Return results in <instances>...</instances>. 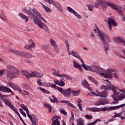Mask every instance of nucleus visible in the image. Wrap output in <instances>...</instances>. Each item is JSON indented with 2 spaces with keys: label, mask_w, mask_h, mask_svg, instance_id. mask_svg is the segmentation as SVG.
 Listing matches in <instances>:
<instances>
[{
  "label": "nucleus",
  "mask_w": 125,
  "mask_h": 125,
  "mask_svg": "<svg viewBox=\"0 0 125 125\" xmlns=\"http://www.w3.org/2000/svg\"><path fill=\"white\" fill-rule=\"evenodd\" d=\"M97 96H99L100 97H104V98H106V97H108V92H107L105 90L102 92L97 91Z\"/></svg>",
  "instance_id": "a211bd4d"
},
{
  "label": "nucleus",
  "mask_w": 125,
  "mask_h": 125,
  "mask_svg": "<svg viewBox=\"0 0 125 125\" xmlns=\"http://www.w3.org/2000/svg\"><path fill=\"white\" fill-rule=\"evenodd\" d=\"M97 74H99L103 77H104V74H105V70H104V68H102L99 66V68L98 69V71L97 72Z\"/></svg>",
  "instance_id": "393cba45"
},
{
  "label": "nucleus",
  "mask_w": 125,
  "mask_h": 125,
  "mask_svg": "<svg viewBox=\"0 0 125 125\" xmlns=\"http://www.w3.org/2000/svg\"><path fill=\"white\" fill-rule=\"evenodd\" d=\"M0 18L3 21H7V18H6V16L4 15L3 12L0 13Z\"/></svg>",
  "instance_id": "7c9ffc66"
},
{
  "label": "nucleus",
  "mask_w": 125,
  "mask_h": 125,
  "mask_svg": "<svg viewBox=\"0 0 125 125\" xmlns=\"http://www.w3.org/2000/svg\"><path fill=\"white\" fill-rule=\"evenodd\" d=\"M107 22L110 30H112V25H113V26H118V24H117L116 21L113 19H111V17L108 18Z\"/></svg>",
  "instance_id": "4468645a"
},
{
  "label": "nucleus",
  "mask_w": 125,
  "mask_h": 125,
  "mask_svg": "<svg viewBox=\"0 0 125 125\" xmlns=\"http://www.w3.org/2000/svg\"><path fill=\"white\" fill-rule=\"evenodd\" d=\"M44 85L45 87H51V88H54L55 90H57L58 86H56L55 84H51L50 83H44Z\"/></svg>",
  "instance_id": "6ab92c4d"
},
{
  "label": "nucleus",
  "mask_w": 125,
  "mask_h": 125,
  "mask_svg": "<svg viewBox=\"0 0 125 125\" xmlns=\"http://www.w3.org/2000/svg\"><path fill=\"white\" fill-rule=\"evenodd\" d=\"M52 97L53 98V99L50 97L49 98V99L50 101L51 102V103H58V99H57V98L55 97L54 95H52Z\"/></svg>",
  "instance_id": "bb28decb"
},
{
  "label": "nucleus",
  "mask_w": 125,
  "mask_h": 125,
  "mask_svg": "<svg viewBox=\"0 0 125 125\" xmlns=\"http://www.w3.org/2000/svg\"><path fill=\"white\" fill-rule=\"evenodd\" d=\"M79 110L81 111V112H84V110H83V104H79Z\"/></svg>",
  "instance_id": "bf43d9fd"
},
{
  "label": "nucleus",
  "mask_w": 125,
  "mask_h": 125,
  "mask_svg": "<svg viewBox=\"0 0 125 125\" xmlns=\"http://www.w3.org/2000/svg\"><path fill=\"white\" fill-rule=\"evenodd\" d=\"M116 72V69L113 68H108L106 69V72L104 75V78L105 79H112L113 78V74L112 73Z\"/></svg>",
  "instance_id": "1a4fd4ad"
},
{
  "label": "nucleus",
  "mask_w": 125,
  "mask_h": 125,
  "mask_svg": "<svg viewBox=\"0 0 125 125\" xmlns=\"http://www.w3.org/2000/svg\"><path fill=\"white\" fill-rule=\"evenodd\" d=\"M106 104H110V102L108 99H103L101 98L95 103L96 106H100V105H106Z\"/></svg>",
  "instance_id": "9b49d317"
},
{
  "label": "nucleus",
  "mask_w": 125,
  "mask_h": 125,
  "mask_svg": "<svg viewBox=\"0 0 125 125\" xmlns=\"http://www.w3.org/2000/svg\"><path fill=\"white\" fill-rule=\"evenodd\" d=\"M37 74L36 71L32 72L31 73H30L29 78H36V75Z\"/></svg>",
  "instance_id": "09e8293b"
},
{
  "label": "nucleus",
  "mask_w": 125,
  "mask_h": 125,
  "mask_svg": "<svg viewBox=\"0 0 125 125\" xmlns=\"http://www.w3.org/2000/svg\"><path fill=\"white\" fill-rule=\"evenodd\" d=\"M60 112L61 114H63V115H64L65 116H67V112H66V111H65V110L63 109H61L60 110Z\"/></svg>",
  "instance_id": "052dcab7"
},
{
  "label": "nucleus",
  "mask_w": 125,
  "mask_h": 125,
  "mask_svg": "<svg viewBox=\"0 0 125 125\" xmlns=\"http://www.w3.org/2000/svg\"><path fill=\"white\" fill-rule=\"evenodd\" d=\"M94 32L96 34H98V36L101 39L103 43L105 42L109 43V42H112L110 37H109L107 34L104 33V32L100 31L98 27H96V28L94 29Z\"/></svg>",
  "instance_id": "20e7f679"
},
{
  "label": "nucleus",
  "mask_w": 125,
  "mask_h": 125,
  "mask_svg": "<svg viewBox=\"0 0 125 125\" xmlns=\"http://www.w3.org/2000/svg\"><path fill=\"white\" fill-rule=\"evenodd\" d=\"M19 15L21 17V18L22 19H23V20H25V22H28V21L29 20V17L24 15L22 13H20L19 14Z\"/></svg>",
  "instance_id": "a878e982"
},
{
  "label": "nucleus",
  "mask_w": 125,
  "mask_h": 125,
  "mask_svg": "<svg viewBox=\"0 0 125 125\" xmlns=\"http://www.w3.org/2000/svg\"><path fill=\"white\" fill-rule=\"evenodd\" d=\"M79 125H84V120L80 118L79 119Z\"/></svg>",
  "instance_id": "a18cd8bd"
},
{
  "label": "nucleus",
  "mask_w": 125,
  "mask_h": 125,
  "mask_svg": "<svg viewBox=\"0 0 125 125\" xmlns=\"http://www.w3.org/2000/svg\"><path fill=\"white\" fill-rule=\"evenodd\" d=\"M0 91H2V92H7L8 93L11 92V95H13V94H14V93L12 90H11V89H10V88L4 86L0 85Z\"/></svg>",
  "instance_id": "ddd939ff"
},
{
  "label": "nucleus",
  "mask_w": 125,
  "mask_h": 125,
  "mask_svg": "<svg viewBox=\"0 0 125 125\" xmlns=\"http://www.w3.org/2000/svg\"><path fill=\"white\" fill-rule=\"evenodd\" d=\"M21 94H24V95H30V93L27 90H23V93H21Z\"/></svg>",
  "instance_id": "e2e57ef3"
},
{
  "label": "nucleus",
  "mask_w": 125,
  "mask_h": 125,
  "mask_svg": "<svg viewBox=\"0 0 125 125\" xmlns=\"http://www.w3.org/2000/svg\"><path fill=\"white\" fill-rule=\"evenodd\" d=\"M36 47V44L35 43H31L30 45H26L24 46V49L27 50H31L32 48H35Z\"/></svg>",
  "instance_id": "aec40b11"
},
{
  "label": "nucleus",
  "mask_w": 125,
  "mask_h": 125,
  "mask_svg": "<svg viewBox=\"0 0 125 125\" xmlns=\"http://www.w3.org/2000/svg\"><path fill=\"white\" fill-rule=\"evenodd\" d=\"M67 105H68L70 107L72 108H76V106L73 104L71 103L69 101H67Z\"/></svg>",
  "instance_id": "4d7b16f0"
},
{
  "label": "nucleus",
  "mask_w": 125,
  "mask_h": 125,
  "mask_svg": "<svg viewBox=\"0 0 125 125\" xmlns=\"http://www.w3.org/2000/svg\"><path fill=\"white\" fill-rule=\"evenodd\" d=\"M82 84L83 85V86H84L85 87H86L88 89L90 88V87L89 86V83H87V81H86V80L83 81Z\"/></svg>",
  "instance_id": "473e14b6"
},
{
  "label": "nucleus",
  "mask_w": 125,
  "mask_h": 125,
  "mask_svg": "<svg viewBox=\"0 0 125 125\" xmlns=\"http://www.w3.org/2000/svg\"><path fill=\"white\" fill-rule=\"evenodd\" d=\"M89 90H90L91 92L87 94V96H97V91L96 92V93L93 92V90H92V89H91V88H90Z\"/></svg>",
  "instance_id": "c85d7f7f"
},
{
  "label": "nucleus",
  "mask_w": 125,
  "mask_h": 125,
  "mask_svg": "<svg viewBox=\"0 0 125 125\" xmlns=\"http://www.w3.org/2000/svg\"><path fill=\"white\" fill-rule=\"evenodd\" d=\"M50 42L51 45H52V46H53V47L55 46V45H57V44H56V42L52 39L50 40Z\"/></svg>",
  "instance_id": "3c124183"
},
{
  "label": "nucleus",
  "mask_w": 125,
  "mask_h": 125,
  "mask_svg": "<svg viewBox=\"0 0 125 125\" xmlns=\"http://www.w3.org/2000/svg\"><path fill=\"white\" fill-rule=\"evenodd\" d=\"M74 67L75 68H77V69H79V63H78L77 62H76L75 61H74L73 62Z\"/></svg>",
  "instance_id": "13d9d810"
},
{
  "label": "nucleus",
  "mask_w": 125,
  "mask_h": 125,
  "mask_svg": "<svg viewBox=\"0 0 125 125\" xmlns=\"http://www.w3.org/2000/svg\"><path fill=\"white\" fill-rule=\"evenodd\" d=\"M40 3H41V4L42 5L43 8H44V9L45 10V11H46L47 13L52 12V11L51 10V9H50V8H49L48 7H47L46 6L43 5L42 4V3L40 2Z\"/></svg>",
  "instance_id": "f704fd0d"
},
{
  "label": "nucleus",
  "mask_w": 125,
  "mask_h": 125,
  "mask_svg": "<svg viewBox=\"0 0 125 125\" xmlns=\"http://www.w3.org/2000/svg\"><path fill=\"white\" fill-rule=\"evenodd\" d=\"M113 41H114V42H116L122 43L124 42V39L122 37H114L113 38Z\"/></svg>",
  "instance_id": "412c9836"
},
{
  "label": "nucleus",
  "mask_w": 125,
  "mask_h": 125,
  "mask_svg": "<svg viewBox=\"0 0 125 125\" xmlns=\"http://www.w3.org/2000/svg\"><path fill=\"white\" fill-rule=\"evenodd\" d=\"M43 106H44V107H46V108H47L48 109H49V110H48L49 113H51V111L52 110V106H51L50 104L45 103L43 104Z\"/></svg>",
  "instance_id": "c9c22d12"
},
{
  "label": "nucleus",
  "mask_w": 125,
  "mask_h": 125,
  "mask_svg": "<svg viewBox=\"0 0 125 125\" xmlns=\"http://www.w3.org/2000/svg\"><path fill=\"white\" fill-rule=\"evenodd\" d=\"M53 75L54 76H55L56 77H59V75L60 74H59V71H56V69H53Z\"/></svg>",
  "instance_id": "49530a36"
},
{
  "label": "nucleus",
  "mask_w": 125,
  "mask_h": 125,
  "mask_svg": "<svg viewBox=\"0 0 125 125\" xmlns=\"http://www.w3.org/2000/svg\"><path fill=\"white\" fill-rule=\"evenodd\" d=\"M87 7H88L89 11H93V9H94V6L92 4H88L87 5Z\"/></svg>",
  "instance_id": "79ce46f5"
},
{
  "label": "nucleus",
  "mask_w": 125,
  "mask_h": 125,
  "mask_svg": "<svg viewBox=\"0 0 125 125\" xmlns=\"http://www.w3.org/2000/svg\"><path fill=\"white\" fill-rule=\"evenodd\" d=\"M88 79L89 81H91V82H92V83H95V84H96V85L98 84V82L96 80H95V79H93V77L88 76Z\"/></svg>",
  "instance_id": "a19ab883"
},
{
  "label": "nucleus",
  "mask_w": 125,
  "mask_h": 125,
  "mask_svg": "<svg viewBox=\"0 0 125 125\" xmlns=\"http://www.w3.org/2000/svg\"><path fill=\"white\" fill-rule=\"evenodd\" d=\"M65 43L66 47L67 48V50L68 51H69L70 48H69V47L70 46V44H69V42H68V40H66L65 41Z\"/></svg>",
  "instance_id": "8fccbe9b"
},
{
  "label": "nucleus",
  "mask_w": 125,
  "mask_h": 125,
  "mask_svg": "<svg viewBox=\"0 0 125 125\" xmlns=\"http://www.w3.org/2000/svg\"><path fill=\"white\" fill-rule=\"evenodd\" d=\"M58 118L61 119V117H56V119L53 122L52 125H60V122L58 121Z\"/></svg>",
  "instance_id": "e433bc0d"
},
{
  "label": "nucleus",
  "mask_w": 125,
  "mask_h": 125,
  "mask_svg": "<svg viewBox=\"0 0 125 125\" xmlns=\"http://www.w3.org/2000/svg\"><path fill=\"white\" fill-rule=\"evenodd\" d=\"M82 66L86 71H91L92 72V65L88 66L85 64H82Z\"/></svg>",
  "instance_id": "cd10ccee"
},
{
  "label": "nucleus",
  "mask_w": 125,
  "mask_h": 125,
  "mask_svg": "<svg viewBox=\"0 0 125 125\" xmlns=\"http://www.w3.org/2000/svg\"><path fill=\"white\" fill-rule=\"evenodd\" d=\"M7 69L9 70V71L7 72V79L8 81H12L13 79L19 78L20 72L16 67L11 65H8Z\"/></svg>",
  "instance_id": "7ed1b4c3"
},
{
  "label": "nucleus",
  "mask_w": 125,
  "mask_h": 125,
  "mask_svg": "<svg viewBox=\"0 0 125 125\" xmlns=\"http://www.w3.org/2000/svg\"><path fill=\"white\" fill-rule=\"evenodd\" d=\"M5 73V69L0 70V77H2V75H4Z\"/></svg>",
  "instance_id": "680f3d73"
},
{
  "label": "nucleus",
  "mask_w": 125,
  "mask_h": 125,
  "mask_svg": "<svg viewBox=\"0 0 125 125\" xmlns=\"http://www.w3.org/2000/svg\"><path fill=\"white\" fill-rule=\"evenodd\" d=\"M99 68V66L96 65H92V72H94L97 74V72L98 71V69Z\"/></svg>",
  "instance_id": "72a5a7b5"
},
{
  "label": "nucleus",
  "mask_w": 125,
  "mask_h": 125,
  "mask_svg": "<svg viewBox=\"0 0 125 125\" xmlns=\"http://www.w3.org/2000/svg\"><path fill=\"white\" fill-rule=\"evenodd\" d=\"M66 10L70 13L73 14V15L76 16V17H77V18H79V14L78 12H77V11H75V10L72 8V7L70 6L66 7Z\"/></svg>",
  "instance_id": "dca6fc26"
},
{
  "label": "nucleus",
  "mask_w": 125,
  "mask_h": 125,
  "mask_svg": "<svg viewBox=\"0 0 125 125\" xmlns=\"http://www.w3.org/2000/svg\"><path fill=\"white\" fill-rule=\"evenodd\" d=\"M120 106H108V107H100L99 108V112H109L110 111H113L114 110H117L119 109Z\"/></svg>",
  "instance_id": "9d476101"
},
{
  "label": "nucleus",
  "mask_w": 125,
  "mask_h": 125,
  "mask_svg": "<svg viewBox=\"0 0 125 125\" xmlns=\"http://www.w3.org/2000/svg\"><path fill=\"white\" fill-rule=\"evenodd\" d=\"M104 48L105 50V53L106 55H108V51L107 50H110V46H109L108 43H105V42H104Z\"/></svg>",
  "instance_id": "b1692460"
},
{
  "label": "nucleus",
  "mask_w": 125,
  "mask_h": 125,
  "mask_svg": "<svg viewBox=\"0 0 125 125\" xmlns=\"http://www.w3.org/2000/svg\"><path fill=\"white\" fill-rule=\"evenodd\" d=\"M54 83L60 86H64L65 85V82L62 81V80H61L60 81L57 80H55Z\"/></svg>",
  "instance_id": "5701e85b"
},
{
  "label": "nucleus",
  "mask_w": 125,
  "mask_h": 125,
  "mask_svg": "<svg viewBox=\"0 0 125 125\" xmlns=\"http://www.w3.org/2000/svg\"><path fill=\"white\" fill-rule=\"evenodd\" d=\"M118 95L115 94V93H114V94L112 95V97H113V99L114 100H115V102H113V104H119V101H122V100H120V97H121V95H120L118 97H116V95H119V93H117Z\"/></svg>",
  "instance_id": "f3484780"
},
{
  "label": "nucleus",
  "mask_w": 125,
  "mask_h": 125,
  "mask_svg": "<svg viewBox=\"0 0 125 125\" xmlns=\"http://www.w3.org/2000/svg\"><path fill=\"white\" fill-rule=\"evenodd\" d=\"M89 111H90V112H99V108H97V107L89 108Z\"/></svg>",
  "instance_id": "58836bf2"
},
{
  "label": "nucleus",
  "mask_w": 125,
  "mask_h": 125,
  "mask_svg": "<svg viewBox=\"0 0 125 125\" xmlns=\"http://www.w3.org/2000/svg\"><path fill=\"white\" fill-rule=\"evenodd\" d=\"M69 51V55H72L74 57H76V58H79V54H78V52H75L74 51H72L71 52Z\"/></svg>",
  "instance_id": "c756f323"
},
{
  "label": "nucleus",
  "mask_w": 125,
  "mask_h": 125,
  "mask_svg": "<svg viewBox=\"0 0 125 125\" xmlns=\"http://www.w3.org/2000/svg\"><path fill=\"white\" fill-rule=\"evenodd\" d=\"M21 107L24 110V111L26 112L27 117L31 120L32 125H38V118L35 114H32L30 115V111H29V109H28V106L22 104H21Z\"/></svg>",
  "instance_id": "39448f33"
},
{
  "label": "nucleus",
  "mask_w": 125,
  "mask_h": 125,
  "mask_svg": "<svg viewBox=\"0 0 125 125\" xmlns=\"http://www.w3.org/2000/svg\"><path fill=\"white\" fill-rule=\"evenodd\" d=\"M85 118L86 119H87V120H92L93 119V115H86L85 116Z\"/></svg>",
  "instance_id": "5fc2aeb1"
},
{
  "label": "nucleus",
  "mask_w": 125,
  "mask_h": 125,
  "mask_svg": "<svg viewBox=\"0 0 125 125\" xmlns=\"http://www.w3.org/2000/svg\"><path fill=\"white\" fill-rule=\"evenodd\" d=\"M22 11L27 14L29 18L33 21L34 24L38 26L40 29L45 31H49L48 27L42 21L45 23H47V21L44 20V18L42 16V14L38 12L37 9H32V8L29 7L28 10H27L26 8H23L22 9Z\"/></svg>",
  "instance_id": "f257e3e1"
},
{
  "label": "nucleus",
  "mask_w": 125,
  "mask_h": 125,
  "mask_svg": "<svg viewBox=\"0 0 125 125\" xmlns=\"http://www.w3.org/2000/svg\"><path fill=\"white\" fill-rule=\"evenodd\" d=\"M3 96H5V97H6V96H6L5 95H1V100L3 101V102H4V103L7 106L9 107V108H10V109H11V110H12V111H13L15 113H16V111H18L17 109H16L14 106H13L12 104H11V102H9L6 99L4 98V97H3Z\"/></svg>",
  "instance_id": "6e6552de"
},
{
  "label": "nucleus",
  "mask_w": 125,
  "mask_h": 125,
  "mask_svg": "<svg viewBox=\"0 0 125 125\" xmlns=\"http://www.w3.org/2000/svg\"><path fill=\"white\" fill-rule=\"evenodd\" d=\"M108 88H110V87H109V86L103 85L101 86V89H104L106 90V89H108Z\"/></svg>",
  "instance_id": "864d4df0"
},
{
  "label": "nucleus",
  "mask_w": 125,
  "mask_h": 125,
  "mask_svg": "<svg viewBox=\"0 0 125 125\" xmlns=\"http://www.w3.org/2000/svg\"><path fill=\"white\" fill-rule=\"evenodd\" d=\"M42 77H43V74L42 73L36 72V78H37V79H42Z\"/></svg>",
  "instance_id": "37998d69"
},
{
  "label": "nucleus",
  "mask_w": 125,
  "mask_h": 125,
  "mask_svg": "<svg viewBox=\"0 0 125 125\" xmlns=\"http://www.w3.org/2000/svg\"><path fill=\"white\" fill-rule=\"evenodd\" d=\"M104 81L108 83L109 88H111V90L114 92V93L118 95V92H117V91L115 90L118 89V87L115 86L113 84H111V82H109L108 80H105Z\"/></svg>",
  "instance_id": "2eb2a0df"
},
{
  "label": "nucleus",
  "mask_w": 125,
  "mask_h": 125,
  "mask_svg": "<svg viewBox=\"0 0 125 125\" xmlns=\"http://www.w3.org/2000/svg\"><path fill=\"white\" fill-rule=\"evenodd\" d=\"M65 79L66 80H73V78H72V77H70L69 76H68L67 75H66Z\"/></svg>",
  "instance_id": "338daca9"
},
{
  "label": "nucleus",
  "mask_w": 125,
  "mask_h": 125,
  "mask_svg": "<svg viewBox=\"0 0 125 125\" xmlns=\"http://www.w3.org/2000/svg\"><path fill=\"white\" fill-rule=\"evenodd\" d=\"M97 122H99L100 123L101 122V120L100 119H97L93 122H91L88 124V125H95L96 124H97Z\"/></svg>",
  "instance_id": "c03bdc74"
},
{
  "label": "nucleus",
  "mask_w": 125,
  "mask_h": 125,
  "mask_svg": "<svg viewBox=\"0 0 125 125\" xmlns=\"http://www.w3.org/2000/svg\"><path fill=\"white\" fill-rule=\"evenodd\" d=\"M102 7L103 8V11H106L107 9V6L106 5H102Z\"/></svg>",
  "instance_id": "69168bd1"
},
{
  "label": "nucleus",
  "mask_w": 125,
  "mask_h": 125,
  "mask_svg": "<svg viewBox=\"0 0 125 125\" xmlns=\"http://www.w3.org/2000/svg\"><path fill=\"white\" fill-rule=\"evenodd\" d=\"M120 100H123V99H125V93H121L120 94ZM119 107V109L120 108H123V107H125V103L119 105H117Z\"/></svg>",
  "instance_id": "4be33fe9"
},
{
  "label": "nucleus",
  "mask_w": 125,
  "mask_h": 125,
  "mask_svg": "<svg viewBox=\"0 0 125 125\" xmlns=\"http://www.w3.org/2000/svg\"><path fill=\"white\" fill-rule=\"evenodd\" d=\"M71 93L73 94V96H78L79 95V90L75 91L72 89Z\"/></svg>",
  "instance_id": "de8ad7c7"
},
{
  "label": "nucleus",
  "mask_w": 125,
  "mask_h": 125,
  "mask_svg": "<svg viewBox=\"0 0 125 125\" xmlns=\"http://www.w3.org/2000/svg\"><path fill=\"white\" fill-rule=\"evenodd\" d=\"M57 90H58L65 97H70L72 93V88L69 87L66 89H63V88L58 86Z\"/></svg>",
  "instance_id": "0eeeda50"
},
{
  "label": "nucleus",
  "mask_w": 125,
  "mask_h": 125,
  "mask_svg": "<svg viewBox=\"0 0 125 125\" xmlns=\"http://www.w3.org/2000/svg\"><path fill=\"white\" fill-rule=\"evenodd\" d=\"M37 83H38V84L41 86L42 84V80L41 79H39V80H37Z\"/></svg>",
  "instance_id": "0e129e2a"
},
{
  "label": "nucleus",
  "mask_w": 125,
  "mask_h": 125,
  "mask_svg": "<svg viewBox=\"0 0 125 125\" xmlns=\"http://www.w3.org/2000/svg\"><path fill=\"white\" fill-rule=\"evenodd\" d=\"M9 51L12 53H14V54L18 55V56H21V57H23L24 58H32V57H33V55L31 54V53L24 51L15 50L13 49H10Z\"/></svg>",
  "instance_id": "423d86ee"
},
{
  "label": "nucleus",
  "mask_w": 125,
  "mask_h": 125,
  "mask_svg": "<svg viewBox=\"0 0 125 125\" xmlns=\"http://www.w3.org/2000/svg\"><path fill=\"white\" fill-rule=\"evenodd\" d=\"M21 87L24 89H31V86L27 83H22Z\"/></svg>",
  "instance_id": "2f4dec72"
},
{
  "label": "nucleus",
  "mask_w": 125,
  "mask_h": 125,
  "mask_svg": "<svg viewBox=\"0 0 125 125\" xmlns=\"http://www.w3.org/2000/svg\"><path fill=\"white\" fill-rule=\"evenodd\" d=\"M101 4H105L107 6H109V7H111L112 8V9L117 10V11H118L120 14L123 15V11H122L121 10L122 8V6L116 4L115 3H111L109 1H106V0H97L95 5L96 8H98Z\"/></svg>",
  "instance_id": "f03ea898"
},
{
  "label": "nucleus",
  "mask_w": 125,
  "mask_h": 125,
  "mask_svg": "<svg viewBox=\"0 0 125 125\" xmlns=\"http://www.w3.org/2000/svg\"><path fill=\"white\" fill-rule=\"evenodd\" d=\"M49 4H52L53 6H55L59 11L61 12H63V9H62V7L61 6V4L59 2H57L55 0H50L49 1Z\"/></svg>",
  "instance_id": "f8f14e48"
},
{
  "label": "nucleus",
  "mask_w": 125,
  "mask_h": 125,
  "mask_svg": "<svg viewBox=\"0 0 125 125\" xmlns=\"http://www.w3.org/2000/svg\"><path fill=\"white\" fill-rule=\"evenodd\" d=\"M21 73L27 78H30V73L27 71L21 70Z\"/></svg>",
  "instance_id": "ea45409f"
},
{
  "label": "nucleus",
  "mask_w": 125,
  "mask_h": 125,
  "mask_svg": "<svg viewBox=\"0 0 125 125\" xmlns=\"http://www.w3.org/2000/svg\"><path fill=\"white\" fill-rule=\"evenodd\" d=\"M53 47L55 51H56L57 53H58L59 52V48L58 47V46L56 45L55 46H54Z\"/></svg>",
  "instance_id": "6e6d98bb"
},
{
  "label": "nucleus",
  "mask_w": 125,
  "mask_h": 125,
  "mask_svg": "<svg viewBox=\"0 0 125 125\" xmlns=\"http://www.w3.org/2000/svg\"><path fill=\"white\" fill-rule=\"evenodd\" d=\"M66 74H60L59 78H66Z\"/></svg>",
  "instance_id": "774afa93"
},
{
  "label": "nucleus",
  "mask_w": 125,
  "mask_h": 125,
  "mask_svg": "<svg viewBox=\"0 0 125 125\" xmlns=\"http://www.w3.org/2000/svg\"><path fill=\"white\" fill-rule=\"evenodd\" d=\"M8 85H9V86H10L11 87V88H13V89H14V88H15V86H16V85L14 84V83H7Z\"/></svg>",
  "instance_id": "603ef678"
},
{
  "label": "nucleus",
  "mask_w": 125,
  "mask_h": 125,
  "mask_svg": "<svg viewBox=\"0 0 125 125\" xmlns=\"http://www.w3.org/2000/svg\"><path fill=\"white\" fill-rule=\"evenodd\" d=\"M14 90H16L17 91H19V92H20V93H23V90H22V89H21V87H20V86L16 85V86L15 87Z\"/></svg>",
  "instance_id": "4c0bfd02"
}]
</instances>
